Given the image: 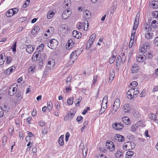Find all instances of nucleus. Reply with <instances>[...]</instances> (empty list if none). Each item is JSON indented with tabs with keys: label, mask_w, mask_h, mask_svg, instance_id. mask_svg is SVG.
Here are the masks:
<instances>
[{
	"label": "nucleus",
	"mask_w": 158,
	"mask_h": 158,
	"mask_svg": "<svg viewBox=\"0 0 158 158\" xmlns=\"http://www.w3.org/2000/svg\"><path fill=\"white\" fill-rule=\"evenodd\" d=\"M135 143L133 142H128L125 143L123 146V149L126 150H132L135 147Z\"/></svg>",
	"instance_id": "obj_1"
},
{
	"label": "nucleus",
	"mask_w": 158,
	"mask_h": 158,
	"mask_svg": "<svg viewBox=\"0 0 158 158\" xmlns=\"http://www.w3.org/2000/svg\"><path fill=\"white\" fill-rule=\"evenodd\" d=\"M68 27L65 24H62L60 26L58 30L59 34L61 36H64L67 32Z\"/></svg>",
	"instance_id": "obj_2"
},
{
	"label": "nucleus",
	"mask_w": 158,
	"mask_h": 158,
	"mask_svg": "<svg viewBox=\"0 0 158 158\" xmlns=\"http://www.w3.org/2000/svg\"><path fill=\"white\" fill-rule=\"evenodd\" d=\"M58 44V42L56 40L53 39L50 40L49 43H48V46L52 49H55L56 48Z\"/></svg>",
	"instance_id": "obj_3"
},
{
	"label": "nucleus",
	"mask_w": 158,
	"mask_h": 158,
	"mask_svg": "<svg viewBox=\"0 0 158 158\" xmlns=\"http://www.w3.org/2000/svg\"><path fill=\"white\" fill-rule=\"evenodd\" d=\"M18 88L17 85L14 84L10 87L8 90L9 94L11 96L14 95L16 92Z\"/></svg>",
	"instance_id": "obj_4"
},
{
	"label": "nucleus",
	"mask_w": 158,
	"mask_h": 158,
	"mask_svg": "<svg viewBox=\"0 0 158 158\" xmlns=\"http://www.w3.org/2000/svg\"><path fill=\"white\" fill-rule=\"evenodd\" d=\"M120 105V102L119 99H116L114 101L113 106V113H115L119 108Z\"/></svg>",
	"instance_id": "obj_5"
},
{
	"label": "nucleus",
	"mask_w": 158,
	"mask_h": 158,
	"mask_svg": "<svg viewBox=\"0 0 158 158\" xmlns=\"http://www.w3.org/2000/svg\"><path fill=\"white\" fill-rule=\"evenodd\" d=\"M106 147L110 152L113 151L115 148L114 143L111 141H107L106 142Z\"/></svg>",
	"instance_id": "obj_6"
},
{
	"label": "nucleus",
	"mask_w": 158,
	"mask_h": 158,
	"mask_svg": "<svg viewBox=\"0 0 158 158\" xmlns=\"http://www.w3.org/2000/svg\"><path fill=\"white\" fill-rule=\"evenodd\" d=\"M55 61L52 59H50L48 60V63L47 66V68L49 69H53L55 66Z\"/></svg>",
	"instance_id": "obj_7"
},
{
	"label": "nucleus",
	"mask_w": 158,
	"mask_h": 158,
	"mask_svg": "<svg viewBox=\"0 0 158 158\" xmlns=\"http://www.w3.org/2000/svg\"><path fill=\"white\" fill-rule=\"evenodd\" d=\"M149 21V20L148 21V23H144L143 25V29L144 31L147 32L152 31V28L150 26V22H148Z\"/></svg>",
	"instance_id": "obj_8"
},
{
	"label": "nucleus",
	"mask_w": 158,
	"mask_h": 158,
	"mask_svg": "<svg viewBox=\"0 0 158 158\" xmlns=\"http://www.w3.org/2000/svg\"><path fill=\"white\" fill-rule=\"evenodd\" d=\"M150 26L152 28V31H155L156 29L158 28V21L155 20H153L151 22Z\"/></svg>",
	"instance_id": "obj_9"
},
{
	"label": "nucleus",
	"mask_w": 158,
	"mask_h": 158,
	"mask_svg": "<svg viewBox=\"0 0 158 158\" xmlns=\"http://www.w3.org/2000/svg\"><path fill=\"white\" fill-rule=\"evenodd\" d=\"M72 13L71 10H64L62 15L63 19H65L68 18Z\"/></svg>",
	"instance_id": "obj_10"
},
{
	"label": "nucleus",
	"mask_w": 158,
	"mask_h": 158,
	"mask_svg": "<svg viewBox=\"0 0 158 158\" xmlns=\"http://www.w3.org/2000/svg\"><path fill=\"white\" fill-rule=\"evenodd\" d=\"M129 92L132 93L133 95V97L136 98L137 95L139 93V90L137 88H132L129 90Z\"/></svg>",
	"instance_id": "obj_11"
},
{
	"label": "nucleus",
	"mask_w": 158,
	"mask_h": 158,
	"mask_svg": "<svg viewBox=\"0 0 158 158\" xmlns=\"http://www.w3.org/2000/svg\"><path fill=\"white\" fill-rule=\"evenodd\" d=\"M113 128L117 130H121L124 127V125L121 123H115L113 126Z\"/></svg>",
	"instance_id": "obj_12"
},
{
	"label": "nucleus",
	"mask_w": 158,
	"mask_h": 158,
	"mask_svg": "<svg viewBox=\"0 0 158 158\" xmlns=\"http://www.w3.org/2000/svg\"><path fill=\"white\" fill-rule=\"evenodd\" d=\"M139 70L138 65L135 64H133L131 67V73H137Z\"/></svg>",
	"instance_id": "obj_13"
},
{
	"label": "nucleus",
	"mask_w": 158,
	"mask_h": 158,
	"mask_svg": "<svg viewBox=\"0 0 158 158\" xmlns=\"http://www.w3.org/2000/svg\"><path fill=\"white\" fill-rule=\"evenodd\" d=\"M123 110L125 113H129L131 108L129 106L128 104H126L123 105Z\"/></svg>",
	"instance_id": "obj_14"
},
{
	"label": "nucleus",
	"mask_w": 158,
	"mask_h": 158,
	"mask_svg": "<svg viewBox=\"0 0 158 158\" xmlns=\"http://www.w3.org/2000/svg\"><path fill=\"white\" fill-rule=\"evenodd\" d=\"M74 115L75 114L74 113L69 112L65 115L64 118V120H71L74 117Z\"/></svg>",
	"instance_id": "obj_15"
},
{
	"label": "nucleus",
	"mask_w": 158,
	"mask_h": 158,
	"mask_svg": "<svg viewBox=\"0 0 158 158\" xmlns=\"http://www.w3.org/2000/svg\"><path fill=\"white\" fill-rule=\"evenodd\" d=\"M71 1L70 0H65L63 3V6L64 9L66 10L69 9L68 7L70 6Z\"/></svg>",
	"instance_id": "obj_16"
},
{
	"label": "nucleus",
	"mask_w": 158,
	"mask_h": 158,
	"mask_svg": "<svg viewBox=\"0 0 158 158\" xmlns=\"http://www.w3.org/2000/svg\"><path fill=\"white\" fill-rule=\"evenodd\" d=\"M35 49V46L34 45H28L26 49V52L28 53H31Z\"/></svg>",
	"instance_id": "obj_17"
},
{
	"label": "nucleus",
	"mask_w": 158,
	"mask_h": 158,
	"mask_svg": "<svg viewBox=\"0 0 158 158\" xmlns=\"http://www.w3.org/2000/svg\"><path fill=\"white\" fill-rule=\"evenodd\" d=\"M74 43L72 39L69 40L66 44V48L67 50L71 49L73 46Z\"/></svg>",
	"instance_id": "obj_18"
},
{
	"label": "nucleus",
	"mask_w": 158,
	"mask_h": 158,
	"mask_svg": "<svg viewBox=\"0 0 158 158\" xmlns=\"http://www.w3.org/2000/svg\"><path fill=\"white\" fill-rule=\"evenodd\" d=\"M115 139L120 142H123L125 140L124 137L123 136L118 134H117L115 136Z\"/></svg>",
	"instance_id": "obj_19"
},
{
	"label": "nucleus",
	"mask_w": 158,
	"mask_h": 158,
	"mask_svg": "<svg viewBox=\"0 0 158 158\" xmlns=\"http://www.w3.org/2000/svg\"><path fill=\"white\" fill-rule=\"evenodd\" d=\"M145 36L147 39H152L154 38V35L153 33L149 31L145 33Z\"/></svg>",
	"instance_id": "obj_20"
},
{
	"label": "nucleus",
	"mask_w": 158,
	"mask_h": 158,
	"mask_svg": "<svg viewBox=\"0 0 158 158\" xmlns=\"http://www.w3.org/2000/svg\"><path fill=\"white\" fill-rule=\"evenodd\" d=\"M83 15L85 19H88L91 17V13L89 10H85L83 12Z\"/></svg>",
	"instance_id": "obj_21"
},
{
	"label": "nucleus",
	"mask_w": 158,
	"mask_h": 158,
	"mask_svg": "<svg viewBox=\"0 0 158 158\" xmlns=\"http://www.w3.org/2000/svg\"><path fill=\"white\" fill-rule=\"evenodd\" d=\"M145 59V56L143 55H139L136 57L137 60L138 62H143Z\"/></svg>",
	"instance_id": "obj_22"
},
{
	"label": "nucleus",
	"mask_w": 158,
	"mask_h": 158,
	"mask_svg": "<svg viewBox=\"0 0 158 158\" xmlns=\"http://www.w3.org/2000/svg\"><path fill=\"white\" fill-rule=\"evenodd\" d=\"M72 35L74 37L78 39L80 37H81V34L80 32H78L77 31L74 30L72 32Z\"/></svg>",
	"instance_id": "obj_23"
},
{
	"label": "nucleus",
	"mask_w": 158,
	"mask_h": 158,
	"mask_svg": "<svg viewBox=\"0 0 158 158\" xmlns=\"http://www.w3.org/2000/svg\"><path fill=\"white\" fill-rule=\"evenodd\" d=\"M150 4L152 7L154 8H158V1H152L150 2Z\"/></svg>",
	"instance_id": "obj_24"
},
{
	"label": "nucleus",
	"mask_w": 158,
	"mask_h": 158,
	"mask_svg": "<svg viewBox=\"0 0 158 158\" xmlns=\"http://www.w3.org/2000/svg\"><path fill=\"white\" fill-rule=\"evenodd\" d=\"M122 120L123 122L126 124H128L130 123V119L127 117H124L122 118Z\"/></svg>",
	"instance_id": "obj_25"
},
{
	"label": "nucleus",
	"mask_w": 158,
	"mask_h": 158,
	"mask_svg": "<svg viewBox=\"0 0 158 158\" xmlns=\"http://www.w3.org/2000/svg\"><path fill=\"white\" fill-rule=\"evenodd\" d=\"M5 55L4 53H2L0 55V64H3L5 60Z\"/></svg>",
	"instance_id": "obj_26"
},
{
	"label": "nucleus",
	"mask_w": 158,
	"mask_h": 158,
	"mask_svg": "<svg viewBox=\"0 0 158 158\" xmlns=\"http://www.w3.org/2000/svg\"><path fill=\"white\" fill-rule=\"evenodd\" d=\"M64 137V135H61L59 139L58 143L60 146H62L64 145V142L63 140V138Z\"/></svg>",
	"instance_id": "obj_27"
},
{
	"label": "nucleus",
	"mask_w": 158,
	"mask_h": 158,
	"mask_svg": "<svg viewBox=\"0 0 158 158\" xmlns=\"http://www.w3.org/2000/svg\"><path fill=\"white\" fill-rule=\"evenodd\" d=\"M115 73L113 71L110 72V73L109 82L111 83L114 79L115 76Z\"/></svg>",
	"instance_id": "obj_28"
},
{
	"label": "nucleus",
	"mask_w": 158,
	"mask_h": 158,
	"mask_svg": "<svg viewBox=\"0 0 158 158\" xmlns=\"http://www.w3.org/2000/svg\"><path fill=\"white\" fill-rule=\"evenodd\" d=\"M71 82V77H70V76H69L66 79V83L67 85H68V86H70Z\"/></svg>",
	"instance_id": "obj_29"
},
{
	"label": "nucleus",
	"mask_w": 158,
	"mask_h": 158,
	"mask_svg": "<svg viewBox=\"0 0 158 158\" xmlns=\"http://www.w3.org/2000/svg\"><path fill=\"white\" fill-rule=\"evenodd\" d=\"M83 26L84 30L85 31H87V29L89 26L88 21L87 20H85L83 22Z\"/></svg>",
	"instance_id": "obj_30"
},
{
	"label": "nucleus",
	"mask_w": 158,
	"mask_h": 158,
	"mask_svg": "<svg viewBox=\"0 0 158 158\" xmlns=\"http://www.w3.org/2000/svg\"><path fill=\"white\" fill-rule=\"evenodd\" d=\"M135 124L138 127H144L145 126V125L144 124L143 122L142 121H139L136 123Z\"/></svg>",
	"instance_id": "obj_31"
},
{
	"label": "nucleus",
	"mask_w": 158,
	"mask_h": 158,
	"mask_svg": "<svg viewBox=\"0 0 158 158\" xmlns=\"http://www.w3.org/2000/svg\"><path fill=\"white\" fill-rule=\"evenodd\" d=\"M52 11H53V10H52ZM54 14L55 13L54 12L50 10L48 13L47 16V18L49 19L51 18L54 16Z\"/></svg>",
	"instance_id": "obj_32"
},
{
	"label": "nucleus",
	"mask_w": 158,
	"mask_h": 158,
	"mask_svg": "<svg viewBox=\"0 0 158 158\" xmlns=\"http://www.w3.org/2000/svg\"><path fill=\"white\" fill-rule=\"evenodd\" d=\"M123 153L121 151H117L115 154V156L117 158H119L120 157L122 156Z\"/></svg>",
	"instance_id": "obj_33"
},
{
	"label": "nucleus",
	"mask_w": 158,
	"mask_h": 158,
	"mask_svg": "<svg viewBox=\"0 0 158 158\" xmlns=\"http://www.w3.org/2000/svg\"><path fill=\"white\" fill-rule=\"evenodd\" d=\"M14 10H7L6 13V15L7 17H10L13 16L14 14L13 13V11Z\"/></svg>",
	"instance_id": "obj_34"
},
{
	"label": "nucleus",
	"mask_w": 158,
	"mask_h": 158,
	"mask_svg": "<svg viewBox=\"0 0 158 158\" xmlns=\"http://www.w3.org/2000/svg\"><path fill=\"white\" fill-rule=\"evenodd\" d=\"M96 37V35L95 34H93L91 35L90 36L89 38V41L93 42L94 40Z\"/></svg>",
	"instance_id": "obj_35"
},
{
	"label": "nucleus",
	"mask_w": 158,
	"mask_h": 158,
	"mask_svg": "<svg viewBox=\"0 0 158 158\" xmlns=\"http://www.w3.org/2000/svg\"><path fill=\"white\" fill-rule=\"evenodd\" d=\"M44 47V44H41L37 48V50L39 52L42 50Z\"/></svg>",
	"instance_id": "obj_36"
},
{
	"label": "nucleus",
	"mask_w": 158,
	"mask_h": 158,
	"mask_svg": "<svg viewBox=\"0 0 158 158\" xmlns=\"http://www.w3.org/2000/svg\"><path fill=\"white\" fill-rule=\"evenodd\" d=\"M53 107V104L51 102H47V108L48 109L49 111L52 110V107Z\"/></svg>",
	"instance_id": "obj_37"
},
{
	"label": "nucleus",
	"mask_w": 158,
	"mask_h": 158,
	"mask_svg": "<svg viewBox=\"0 0 158 158\" xmlns=\"http://www.w3.org/2000/svg\"><path fill=\"white\" fill-rule=\"evenodd\" d=\"M133 155V152L132 151H128L126 154V155L127 156L128 158H131Z\"/></svg>",
	"instance_id": "obj_38"
},
{
	"label": "nucleus",
	"mask_w": 158,
	"mask_h": 158,
	"mask_svg": "<svg viewBox=\"0 0 158 158\" xmlns=\"http://www.w3.org/2000/svg\"><path fill=\"white\" fill-rule=\"evenodd\" d=\"M152 15L154 18L158 19V10H155L153 11Z\"/></svg>",
	"instance_id": "obj_39"
},
{
	"label": "nucleus",
	"mask_w": 158,
	"mask_h": 158,
	"mask_svg": "<svg viewBox=\"0 0 158 158\" xmlns=\"http://www.w3.org/2000/svg\"><path fill=\"white\" fill-rule=\"evenodd\" d=\"M138 127L136 124L132 125L131 127V131L132 132H135L136 131L137 128Z\"/></svg>",
	"instance_id": "obj_40"
},
{
	"label": "nucleus",
	"mask_w": 158,
	"mask_h": 158,
	"mask_svg": "<svg viewBox=\"0 0 158 158\" xmlns=\"http://www.w3.org/2000/svg\"><path fill=\"white\" fill-rule=\"evenodd\" d=\"M67 103L69 105H72L73 103V98H70L67 100Z\"/></svg>",
	"instance_id": "obj_41"
},
{
	"label": "nucleus",
	"mask_w": 158,
	"mask_h": 158,
	"mask_svg": "<svg viewBox=\"0 0 158 158\" xmlns=\"http://www.w3.org/2000/svg\"><path fill=\"white\" fill-rule=\"evenodd\" d=\"M76 52V51H75L74 52H73L70 56V58H75V59H76L77 58V54H76L75 55V53Z\"/></svg>",
	"instance_id": "obj_42"
},
{
	"label": "nucleus",
	"mask_w": 158,
	"mask_h": 158,
	"mask_svg": "<svg viewBox=\"0 0 158 158\" xmlns=\"http://www.w3.org/2000/svg\"><path fill=\"white\" fill-rule=\"evenodd\" d=\"M115 56L113 55L110 58L109 61V63L110 64L113 63L115 61Z\"/></svg>",
	"instance_id": "obj_43"
},
{
	"label": "nucleus",
	"mask_w": 158,
	"mask_h": 158,
	"mask_svg": "<svg viewBox=\"0 0 158 158\" xmlns=\"http://www.w3.org/2000/svg\"><path fill=\"white\" fill-rule=\"evenodd\" d=\"M76 27L78 29H82L83 27L82 23L80 22H78L76 25Z\"/></svg>",
	"instance_id": "obj_44"
},
{
	"label": "nucleus",
	"mask_w": 158,
	"mask_h": 158,
	"mask_svg": "<svg viewBox=\"0 0 158 158\" xmlns=\"http://www.w3.org/2000/svg\"><path fill=\"white\" fill-rule=\"evenodd\" d=\"M139 50L141 53H144L146 52L147 49L144 46H143L140 48Z\"/></svg>",
	"instance_id": "obj_45"
},
{
	"label": "nucleus",
	"mask_w": 158,
	"mask_h": 158,
	"mask_svg": "<svg viewBox=\"0 0 158 158\" xmlns=\"http://www.w3.org/2000/svg\"><path fill=\"white\" fill-rule=\"evenodd\" d=\"M40 53H35L33 55V56L34 58L35 59L37 60L39 56H40Z\"/></svg>",
	"instance_id": "obj_46"
},
{
	"label": "nucleus",
	"mask_w": 158,
	"mask_h": 158,
	"mask_svg": "<svg viewBox=\"0 0 158 158\" xmlns=\"http://www.w3.org/2000/svg\"><path fill=\"white\" fill-rule=\"evenodd\" d=\"M145 56V58L147 57L149 59H151L153 57L151 53H148Z\"/></svg>",
	"instance_id": "obj_47"
},
{
	"label": "nucleus",
	"mask_w": 158,
	"mask_h": 158,
	"mask_svg": "<svg viewBox=\"0 0 158 158\" xmlns=\"http://www.w3.org/2000/svg\"><path fill=\"white\" fill-rule=\"evenodd\" d=\"M33 29L34 31L37 33L40 30V27L38 26H35Z\"/></svg>",
	"instance_id": "obj_48"
},
{
	"label": "nucleus",
	"mask_w": 158,
	"mask_h": 158,
	"mask_svg": "<svg viewBox=\"0 0 158 158\" xmlns=\"http://www.w3.org/2000/svg\"><path fill=\"white\" fill-rule=\"evenodd\" d=\"M139 24V22L135 21L134 24L133 26V29L136 30Z\"/></svg>",
	"instance_id": "obj_49"
},
{
	"label": "nucleus",
	"mask_w": 158,
	"mask_h": 158,
	"mask_svg": "<svg viewBox=\"0 0 158 158\" xmlns=\"http://www.w3.org/2000/svg\"><path fill=\"white\" fill-rule=\"evenodd\" d=\"M127 95L128 98L131 99L134 98L133 97V95H132V94L129 92V90L127 91Z\"/></svg>",
	"instance_id": "obj_50"
},
{
	"label": "nucleus",
	"mask_w": 158,
	"mask_h": 158,
	"mask_svg": "<svg viewBox=\"0 0 158 158\" xmlns=\"http://www.w3.org/2000/svg\"><path fill=\"white\" fill-rule=\"evenodd\" d=\"M16 42H15L13 43V45L12 46V51L13 52H15L16 51Z\"/></svg>",
	"instance_id": "obj_51"
},
{
	"label": "nucleus",
	"mask_w": 158,
	"mask_h": 158,
	"mask_svg": "<svg viewBox=\"0 0 158 158\" xmlns=\"http://www.w3.org/2000/svg\"><path fill=\"white\" fill-rule=\"evenodd\" d=\"M150 44L148 42H146L143 44L144 46L146 49L149 48L150 46Z\"/></svg>",
	"instance_id": "obj_52"
},
{
	"label": "nucleus",
	"mask_w": 158,
	"mask_h": 158,
	"mask_svg": "<svg viewBox=\"0 0 158 158\" xmlns=\"http://www.w3.org/2000/svg\"><path fill=\"white\" fill-rule=\"evenodd\" d=\"M130 85L132 87H135L137 85L138 83L136 81H134L131 82Z\"/></svg>",
	"instance_id": "obj_53"
},
{
	"label": "nucleus",
	"mask_w": 158,
	"mask_h": 158,
	"mask_svg": "<svg viewBox=\"0 0 158 158\" xmlns=\"http://www.w3.org/2000/svg\"><path fill=\"white\" fill-rule=\"evenodd\" d=\"M87 150L85 148L83 149L82 150V154L83 156V158H85V156L87 155Z\"/></svg>",
	"instance_id": "obj_54"
},
{
	"label": "nucleus",
	"mask_w": 158,
	"mask_h": 158,
	"mask_svg": "<svg viewBox=\"0 0 158 158\" xmlns=\"http://www.w3.org/2000/svg\"><path fill=\"white\" fill-rule=\"evenodd\" d=\"M140 15V13L139 12L136 14V16L135 21H136L139 22V16Z\"/></svg>",
	"instance_id": "obj_55"
},
{
	"label": "nucleus",
	"mask_w": 158,
	"mask_h": 158,
	"mask_svg": "<svg viewBox=\"0 0 158 158\" xmlns=\"http://www.w3.org/2000/svg\"><path fill=\"white\" fill-rule=\"evenodd\" d=\"M42 133L44 135H45L48 133V129L47 128H44L41 131Z\"/></svg>",
	"instance_id": "obj_56"
},
{
	"label": "nucleus",
	"mask_w": 158,
	"mask_h": 158,
	"mask_svg": "<svg viewBox=\"0 0 158 158\" xmlns=\"http://www.w3.org/2000/svg\"><path fill=\"white\" fill-rule=\"evenodd\" d=\"M26 2H27L28 3H26V2H25L23 6V7L24 8H26L29 5L30 2V0H26Z\"/></svg>",
	"instance_id": "obj_57"
},
{
	"label": "nucleus",
	"mask_w": 158,
	"mask_h": 158,
	"mask_svg": "<svg viewBox=\"0 0 158 158\" xmlns=\"http://www.w3.org/2000/svg\"><path fill=\"white\" fill-rule=\"evenodd\" d=\"M16 96L17 98H20L21 99L22 98V96L21 95L20 92H18L16 94Z\"/></svg>",
	"instance_id": "obj_58"
},
{
	"label": "nucleus",
	"mask_w": 158,
	"mask_h": 158,
	"mask_svg": "<svg viewBox=\"0 0 158 158\" xmlns=\"http://www.w3.org/2000/svg\"><path fill=\"white\" fill-rule=\"evenodd\" d=\"M55 106L56 110H57L58 111H59L60 108L59 103H56Z\"/></svg>",
	"instance_id": "obj_59"
},
{
	"label": "nucleus",
	"mask_w": 158,
	"mask_h": 158,
	"mask_svg": "<svg viewBox=\"0 0 158 158\" xmlns=\"http://www.w3.org/2000/svg\"><path fill=\"white\" fill-rule=\"evenodd\" d=\"M27 132L28 133V136L26 137V139H29L30 137L34 136L33 134L31 132L29 131H28Z\"/></svg>",
	"instance_id": "obj_60"
},
{
	"label": "nucleus",
	"mask_w": 158,
	"mask_h": 158,
	"mask_svg": "<svg viewBox=\"0 0 158 158\" xmlns=\"http://www.w3.org/2000/svg\"><path fill=\"white\" fill-rule=\"evenodd\" d=\"M153 43L156 45L158 46V37L155 39Z\"/></svg>",
	"instance_id": "obj_61"
},
{
	"label": "nucleus",
	"mask_w": 158,
	"mask_h": 158,
	"mask_svg": "<svg viewBox=\"0 0 158 158\" xmlns=\"http://www.w3.org/2000/svg\"><path fill=\"white\" fill-rule=\"evenodd\" d=\"M69 134L68 132L66 133L65 135V141L67 142L68 141L69 138Z\"/></svg>",
	"instance_id": "obj_62"
},
{
	"label": "nucleus",
	"mask_w": 158,
	"mask_h": 158,
	"mask_svg": "<svg viewBox=\"0 0 158 158\" xmlns=\"http://www.w3.org/2000/svg\"><path fill=\"white\" fill-rule=\"evenodd\" d=\"M133 43H134L133 40H130V42H129V48H131L132 47L133 44Z\"/></svg>",
	"instance_id": "obj_63"
},
{
	"label": "nucleus",
	"mask_w": 158,
	"mask_h": 158,
	"mask_svg": "<svg viewBox=\"0 0 158 158\" xmlns=\"http://www.w3.org/2000/svg\"><path fill=\"white\" fill-rule=\"evenodd\" d=\"M70 86H68V85H66V87L65 90L66 91V92L67 93L70 92L71 91V89L70 88Z\"/></svg>",
	"instance_id": "obj_64"
}]
</instances>
